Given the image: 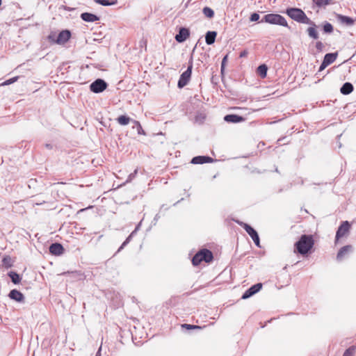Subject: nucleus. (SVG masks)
<instances>
[{"instance_id": "40", "label": "nucleus", "mask_w": 356, "mask_h": 356, "mask_svg": "<svg viewBox=\"0 0 356 356\" xmlns=\"http://www.w3.org/2000/svg\"><path fill=\"white\" fill-rule=\"evenodd\" d=\"M328 65H327V63L325 62H324L323 60L322 61L321 63V65H320V67H319V70L318 71H322L326 67H327Z\"/></svg>"}, {"instance_id": "39", "label": "nucleus", "mask_w": 356, "mask_h": 356, "mask_svg": "<svg viewBox=\"0 0 356 356\" xmlns=\"http://www.w3.org/2000/svg\"><path fill=\"white\" fill-rule=\"evenodd\" d=\"M129 243L128 241L126 240L122 243V244L120 245V247L118 248L117 252H120L127 244Z\"/></svg>"}, {"instance_id": "27", "label": "nucleus", "mask_w": 356, "mask_h": 356, "mask_svg": "<svg viewBox=\"0 0 356 356\" xmlns=\"http://www.w3.org/2000/svg\"><path fill=\"white\" fill-rule=\"evenodd\" d=\"M334 28L333 26L327 22H325L323 24V31L325 33H331L333 32Z\"/></svg>"}, {"instance_id": "1", "label": "nucleus", "mask_w": 356, "mask_h": 356, "mask_svg": "<svg viewBox=\"0 0 356 356\" xmlns=\"http://www.w3.org/2000/svg\"><path fill=\"white\" fill-rule=\"evenodd\" d=\"M284 13L286 14L293 21L304 24H308L309 26L307 29L308 36L314 40L319 38L317 31V25L310 18H309L305 13L298 8H287Z\"/></svg>"}, {"instance_id": "22", "label": "nucleus", "mask_w": 356, "mask_h": 356, "mask_svg": "<svg viewBox=\"0 0 356 356\" xmlns=\"http://www.w3.org/2000/svg\"><path fill=\"white\" fill-rule=\"evenodd\" d=\"M267 71H268V67L266 66V65L265 64H262V65H260L257 69V73L259 74V76L261 77V78H265L266 77V75H267Z\"/></svg>"}, {"instance_id": "25", "label": "nucleus", "mask_w": 356, "mask_h": 356, "mask_svg": "<svg viewBox=\"0 0 356 356\" xmlns=\"http://www.w3.org/2000/svg\"><path fill=\"white\" fill-rule=\"evenodd\" d=\"M8 275L10 277V278L11 279V281L15 284L19 283L21 278L18 273H17L16 272H14V271H10L8 273Z\"/></svg>"}, {"instance_id": "7", "label": "nucleus", "mask_w": 356, "mask_h": 356, "mask_svg": "<svg viewBox=\"0 0 356 356\" xmlns=\"http://www.w3.org/2000/svg\"><path fill=\"white\" fill-rule=\"evenodd\" d=\"M262 288L261 283H257L256 284L252 285L248 289H247L244 293L242 295V299H247L259 292Z\"/></svg>"}, {"instance_id": "15", "label": "nucleus", "mask_w": 356, "mask_h": 356, "mask_svg": "<svg viewBox=\"0 0 356 356\" xmlns=\"http://www.w3.org/2000/svg\"><path fill=\"white\" fill-rule=\"evenodd\" d=\"M81 19L86 22H94L99 20V17L90 13H83L80 16Z\"/></svg>"}, {"instance_id": "48", "label": "nucleus", "mask_w": 356, "mask_h": 356, "mask_svg": "<svg viewBox=\"0 0 356 356\" xmlns=\"http://www.w3.org/2000/svg\"><path fill=\"white\" fill-rule=\"evenodd\" d=\"M138 226H139V225H138V226L136 227V229H134V230H136V232H137V230L138 229Z\"/></svg>"}, {"instance_id": "45", "label": "nucleus", "mask_w": 356, "mask_h": 356, "mask_svg": "<svg viewBox=\"0 0 356 356\" xmlns=\"http://www.w3.org/2000/svg\"><path fill=\"white\" fill-rule=\"evenodd\" d=\"M101 350H102V347H100L98 350V351L97 352L95 356H101Z\"/></svg>"}, {"instance_id": "19", "label": "nucleus", "mask_w": 356, "mask_h": 356, "mask_svg": "<svg viewBox=\"0 0 356 356\" xmlns=\"http://www.w3.org/2000/svg\"><path fill=\"white\" fill-rule=\"evenodd\" d=\"M353 86L351 83L346 82L343 84L341 86L340 91L343 95H349L353 91Z\"/></svg>"}, {"instance_id": "32", "label": "nucleus", "mask_w": 356, "mask_h": 356, "mask_svg": "<svg viewBox=\"0 0 356 356\" xmlns=\"http://www.w3.org/2000/svg\"><path fill=\"white\" fill-rule=\"evenodd\" d=\"M355 353V347L352 346L345 350L343 356H354Z\"/></svg>"}, {"instance_id": "47", "label": "nucleus", "mask_w": 356, "mask_h": 356, "mask_svg": "<svg viewBox=\"0 0 356 356\" xmlns=\"http://www.w3.org/2000/svg\"><path fill=\"white\" fill-rule=\"evenodd\" d=\"M245 55H246V52L245 51H243V52L241 53L240 57L245 56Z\"/></svg>"}, {"instance_id": "26", "label": "nucleus", "mask_w": 356, "mask_h": 356, "mask_svg": "<svg viewBox=\"0 0 356 356\" xmlns=\"http://www.w3.org/2000/svg\"><path fill=\"white\" fill-rule=\"evenodd\" d=\"M240 225L244 228V229L247 232V233L250 235V237L253 234L257 233V231L248 224L242 222Z\"/></svg>"}, {"instance_id": "28", "label": "nucleus", "mask_w": 356, "mask_h": 356, "mask_svg": "<svg viewBox=\"0 0 356 356\" xmlns=\"http://www.w3.org/2000/svg\"><path fill=\"white\" fill-rule=\"evenodd\" d=\"M203 14L205 15V17L211 19L213 18L214 16V11L209 7H204L202 10Z\"/></svg>"}, {"instance_id": "30", "label": "nucleus", "mask_w": 356, "mask_h": 356, "mask_svg": "<svg viewBox=\"0 0 356 356\" xmlns=\"http://www.w3.org/2000/svg\"><path fill=\"white\" fill-rule=\"evenodd\" d=\"M2 265L6 268H9L13 266V261L9 256H5L2 259Z\"/></svg>"}, {"instance_id": "24", "label": "nucleus", "mask_w": 356, "mask_h": 356, "mask_svg": "<svg viewBox=\"0 0 356 356\" xmlns=\"http://www.w3.org/2000/svg\"><path fill=\"white\" fill-rule=\"evenodd\" d=\"M134 125L133 126V129H136L138 134L139 135H146L145 131L143 130L140 122L137 120H133Z\"/></svg>"}, {"instance_id": "13", "label": "nucleus", "mask_w": 356, "mask_h": 356, "mask_svg": "<svg viewBox=\"0 0 356 356\" xmlns=\"http://www.w3.org/2000/svg\"><path fill=\"white\" fill-rule=\"evenodd\" d=\"M224 120L230 123H238L244 121V118L236 114H229L224 117Z\"/></svg>"}, {"instance_id": "20", "label": "nucleus", "mask_w": 356, "mask_h": 356, "mask_svg": "<svg viewBox=\"0 0 356 356\" xmlns=\"http://www.w3.org/2000/svg\"><path fill=\"white\" fill-rule=\"evenodd\" d=\"M337 57V53H328L325 55L323 60L329 65L335 61Z\"/></svg>"}, {"instance_id": "46", "label": "nucleus", "mask_w": 356, "mask_h": 356, "mask_svg": "<svg viewBox=\"0 0 356 356\" xmlns=\"http://www.w3.org/2000/svg\"><path fill=\"white\" fill-rule=\"evenodd\" d=\"M45 147L48 149H52V145L51 144H46Z\"/></svg>"}, {"instance_id": "10", "label": "nucleus", "mask_w": 356, "mask_h": 356, "mask_svg": "<svg viewBox=\"0 0 356 356\" xmlns=\"http://www.w3.org/2000/svg\"><path fill=\"white\" fill-rule=\"evenodd\" d=\"M8 297L18 302H24L25 297L22 293L17 289H13L10 291Z\"/></svg>"}, {"instance_id": "23", "label": "nucleus", "mask_w": 356, "mask_h": 356, "mask_svg": "<svg viewBox=\"0 0 356 356\" xmlns=\"http://www.w3.org/2000/svg\"><path fill=\"white\" fill-rule=\"evenodd\" d=\"M94 1L99 5L104 6H113L117 4L118 1L117 0H94Z\"/></svg>"}, {"instance_id": "29", "label": "nucleus", "mask_w": 356, "mask_h": 356, "mask_svg": "<svg viewBox=\"0 0 356 356\" xmlns=\"http://www.w3.org/2000/svg\"><path fill=\"white\" fill-rule=\"evenodd\" d=\"M202 261H204L202 259V256H200V254L197 252L192 258V264L193 266H198Z\"/></svg>"}, {"instance_id": "33", "label": "nucleus", "mask_w": 356, "mask_h": 356, "mask_svg": "<svg viewBox=\"0 0 356 356\" xmlns=\"http://www.w3.org/2000/svg\"><path fill=\"white\" fill-rule=\"evenodd\" d=\"M138 171V169L136 168V169H135V170L133 172L129 174V175L128 176V177H127V180H126L124 184L131 182L136 178V177L137 176Z\"/></svg>"}, {"instance_id": "41", "label": "nucleus", "mask_w": 356, "mask_h": 356, "mask_svg": "<svg viewBox=\"0 0 356 356\" xmlns=\"http://www.w3.org/2000/svg\"><path fill=\"white\" fill-rule=\"evenodd\" d=\"M136 233V230H134L131 234L126 238V241H128L129 243L130 242L132 236H134V234H135Z\"/></svg>"}, {"instance_id": "37", "label": "nucleus", "mask_w": 356, "mask_h": 356, "mask_svg": "<svg viewBox=\"0 0 356 356\" xmlns=\"http://www.w3.org/2000/svg\"><path fill=\"white\" fill-rule=\"evenodd\" d=\"M250 19L251 22H257L259 19V15L257 13H254L251 15Z\"/></svg>"}, {"instance_id": "21", "label": "nucleus", "mask_w": 356, "mask_h": 356, "mask_svg": "<svg viewBox=\"0 0 356 356\" xmlns=\"http://www.w3.org/2000/svg\"><path fill=\"white\" fill-rule=\"evenodd\" d=\"M116 121L120 125L125 126L127 125L131 121L133 122V120H131L129 116L125 115H120L117 119Z\"/></svg>"}, {"instance_id": "17", "label": "nucleus", "mask_w": 356, "mask_h": 356, "mask_svg": "<svg viewBox=\"0 0 356 356\" xmlns=\"http://www.w3.org/2000/svg\"><path fill=\"white\" fill-rule=\"evenodd\" d=\"M353 250V246L351 245H347L342 247L338 252L337 255V259L341 261L343 257L348 252Z\"/></svg>"}, {"instance_id": "38", "label": "nucleus", "mask_w": 356, "mask_h": 356, "mask_svg": "<svg viewBox=\"0 0 356 356\" xmlns=\"http://www.w3.org/2000/svg\"><path fill=\"white\" fill-rule=\"evenodd\" d=\"M56 38L57 37L54 33H51L47 37L48 40L53 43H56Z\"/></svg>"}, {"instance_id": "18", "label": "nucleus", "mask_w": 356, "mask_h": 356, "mask_svg": "<svg viewBox=\"0 0 356 356\" xmlns=\"http://www.w3.org/2000/svg\"><path fill=\"white\" fill-rule=\"evenodd\" d=\"M217 33L216 31H208L205 35V42L208 45L215 42Z\"/></svg>"}, {"instance_id": "3", "label": "nucleus", "mask_w": 356, "mask_h": 356, "mask_svg": "<svg viewBox=\"0 0 356 356\" xmlns=\"http://www.w3.org/2000/svg\"><path fill=\"white\" fill-rule=\"evenodd\" d=\"M259 22L267 23L269 24L278 25L289 28L286 19L281 15L275 13H270L265 15Z\"/></svg>"}, {"instance_id": "44", "label": "nucleus", "mask_w": 356, "mask_h": 356, "mask_svg": "<svg viewBox=\"0 0 356 356\" xmlns=\"http://www.w3.org/2000/svg\"><path fill=\"white\" fill-rule=\"evenodd\" d=\"M252 239L254 241V240H256L259 237V235H258V233H255L254 234H253L252 236H251Z\"/></svg>"}, {"instance_id": "14", "label": "nucleus", "mask_w": 356, "mask_h": 356, "mask_svg": "<svg viewBox=\"0 0 356 356\" xmlns=\"http://www.w3.org/2000/svg\"><path fill=\"white\" fill-rule=\"evenodd\" d=\"M200 256H202V260L206 263H210L213 259V253L208 249H202L199 252Z\"/></svg>"}, {"instance_id": "8", "label": "nucleus", "mask_w": 356, "mask_h": 356, "mask_svg": "<svg viewBox=\"0 0 356 356\" xmlns=\"http://www.w3.org/2000/svg\"><path fill=\"white\" fill-rule=\"evenodd\" d=\"M70 31L68 30H63L58 33L56 40V43L58 44H63L70 40Z\"/></svg>"}, {"instance_id": "12", "label": "nucleus", "mask_w": 356, "mask_h": 356, "mask_svg": "<svg viewBox=\"0 0 356 356\" xmlns=\"http://www.w3.org/2000/svg\"><path fill=\"white\" fill-rule=\"evenodd\" d=\"M213 159L208 156H197L192 159L193 164H204L213 162Z\"/></svg>"}, {"instance_id": "36", "label": "nucleus", "mask_w": 356, "mask_h": 356, "mask_svg": "<svg viewBox=\"0 0 356 356\" xmlns=\"http://www.w3.org/2000/svg\"><path fill=\"white\" fill-rule=\"evenodd\" d=\"M316 49L318 52H321L323 50L324 44L321 41H317L315 44Z\"/></svg>"}, {"instance_id": "43", "label": "nucleus", "mask_w": 356, "mask_h": 356, "mask_svg": "<svg viewBox=\"0 0 356 356\" xmlns=\"http://www.w3.org/2000/svg\"><path fill=\"white\" fill-rule=\"evenodd\" d=\"M227 56H225L223 58L222 60V66H221V70H223L224 64H225V61H226V60H227Z\"/></svg>"}, {"instance_id": "42", "label": "nucleus", "mask_w": 356, "mask_h": 356, "mask_svg": "<svg viewBox=\"0 0 356 356\" xmlns=\"http://www.w3.org/2000/svg\"><path fill=\"white\" fill-rule=\"evenodd\" d=\"M253 241H254V244H255V245H256V246H257V247H259V248H260V247H261V246H260V241H259V238H257V239H256V240H254Z\"/></svg>"}, {"instance_id": "16", "label": "nucleus", "mask_w": 356, "mask_h": 356, "mask_svg": "<svg viewBox=\"0 0 356 356\" xmlns=\"http://www.w3.org/2000/svg\"><path fill=\"white\" fill-rule=\"evenodd\" d=\"M63 245L58 243H52L49 247V252L54 255H60L63 253Z\"/></svg>"}, {"instance_id": "2", "label": "nucleus", "mask_w": 356, "mask_h": 356, "mask_svg": "<svg viewBox=\"0 0 356 356\" xmlns=\"http://www.w3.org/2000/svg\"><path fill=\"white\" fill-rule=\"evenodd\" d=\"M314 240L312 235L303 234L295 243L296 250L300 254L305 255L313 248Z\"/></svg>"}, {"instance_id": "9", "label": "nucleus", "mask_w": 356, "mask_h": 356, "mask_svg": "<svg viewBox=\"0 0 356 356\" xmlns=\"http://www.w3.org/2000/svg\"><path fill=\"white\" fill-rule=\"evenodd\" d=\"M190 35V31L188 29L182 27L180 28L179 33L175 35L177 42L181 43L184 42Z\"/></svg>"}, {"instance_id": "34", "label": "nucleus", "mask_w": 356, "mask_h": 356, "mask_svg": "<svg viewBox=\"0 0 356 356\" xmlns=\"http://www.w3.org/2000/svg\"><path fill=\"white\" fill-rule=\"evenodd\" d=\"M182 327L186 328L187 330H193V329L200 330L201 329L200 326L195 325H190V324H183Z\"/></svg>"}, {"instance_id": "35", "label": "nucleus", "mask_w": 356, "mask_h": 356, "mask_svg": "<svg viewBox=\"0 0 356 356\" xmlns=\"http://www.w3.org/2000/svg\"><path fill=\"white\" fill-rule=\"evenodd\" d=\"M18 77L17 76H15V77H13L11 79H9L6 81H5L2 85L3 86H8V85H10L11 83H13L14 82H15L17 80Z\"/></svg>"}, {"instance_id": "31", "label": "nucleus", "mask_w": 356, "mask_h": 356, "mask_svg": "<svg viewBox=\"0 0 356 356\" xmlns=\"http://www.w3.org/2000/svg\"><path fill=\"white\" fill-rule=\"evenodd\" d=\"M313 2L318 7H323L329 5L331 2V0H313Z\"/></svg>"}, {"instance_id": "4", "label": "nucleus", "mask_w": 356, "mask_h": 356, "mask_svg": "<svg viewBox=\"0 0 356 356\" xmlns=\"http://www.w3.org/2000/svg\"><path fill=\"white\" fill-rule=\"evenodd\" d=\"M193 66V56H191L188 60V67L186 71H184L180 76L179 79L177 83V86L179 88H182L188 84L191 79L192 70Z\"/></svg>"}, {"instance_id": "11", "label": "nucleus", "mask_w": 356, "mask_h": 356, "mask_svg": "<svg viewBox=\"0 0 356 356\" xmlns=\"http://www.w3.org/2000/svg\"><path fill=\"white\" fill-rule=\"evenodd\" d=\"M336 18L340 24H345L348 26H353L355 23V20L352 17L341 14H337L336 15Z\"/></svg>"}, {"instance_id": "6", "label": "nucleus", "mask_w": 356, "mask_h": 356, "mask_svg": "<svg viewBox=\"0 0 356 356\" xmlns=\"http://www.w3.org/2000/svg\"><path fill=\"white\" fill-rule=\"evenodd\" d=\"M350 229V225L348 221H343L338 227L336 233L335 241L336 242L340 238L345 236L348 234Z\"/></svg>"}, {"instance_id": "5", "label": "nucleus", "mask_w": 356, "mask_h": 356, "mask_svg": "<svg viewBox=\"0 0 356 356\" xmlns=\"http://www.w3.org/2000/svg\"><path fill=\"white\" fill-rule=\"evenodd\" d=\"M107 83L102 79H97L90 85V90L94 93H100L106 89Z\"/></svg>"}]
</instances>
